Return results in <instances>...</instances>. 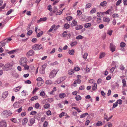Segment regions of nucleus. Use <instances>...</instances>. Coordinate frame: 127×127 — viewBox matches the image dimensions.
<instances>
[{
	"label": "nucleus",
	"mask_w": 127,
	"mask_h": 127,
	"mask_svg": "<svg viewBox=\"0 0 127 127\" xmlns=\"http://www.w3.org/2000/svg\"><path fill=\"white\" fill-rule=\"evenodd\" d=\"M13 65V64L12 63H7L3 67V69L4 71H7L11 68Z\"/></svg>",
	"instance_id": "1"
},
{
	"label": "nucleus",
	"mask_w": 127,
	"mask_h": 127,
	"mask_svg": "<svg viewBox=\"0 0 127 127\" xmlns=\"http://www.w3.org/2000/svg\"><path fill=\"white\" fill-rule=\"evenodd\" d=\"M58 72V71L56 70H52L49 73V77L51 79H52L55 77Z\"/></svg>",
	"instance_id": "2"
},
{
	"label": "nucleus",
	"mask_w": 127,
	"mask_h": 127,
	"mask_svg": "<svg viewBox=\"0 0 127 127\" xmlns=\"http://www.w3.org/2000/svg\"><path fill=\"white\" fill-rule=\"evenodd\" d=\"M12 114L9 111L5 110L3 111L1 113V115L4 117L7 118L10 116Z\"/></svg>",
	"instance_id": "3"
},
{
	"label": "nucleus",
	"mask_w": 127,
	"mask_h": 127,
	"mask_svg": "<svg viewBox=\"0 0 127 127\" xmlns=\"http://www.w3.org/2000/svg\"><path fill=\"white\" fill-rule=\"evenodd\" d=\"M27 59L25 57H23L20 59V64L21 65H24V64L27 63Z\"/></svg>",
	"instance_id": "4"
},
{
	"label": "nucleus",
	"mask_w": 127,
	"mask_h": 127,
	"mask_svg": "<svg viewBox=\"0 0 127 127\" xmlns=\"http://www.w3.org/2000/svg\"><path fill=\"white\" fill-rule=\"evenodd\" d=\"M63 36L65 39H67L70 38L71 35L69 32H67L66 31H64L63 33Z\"/></svg>",
	"instance_id": "5"
},
{
	"label": "nucleus",
	"mask_w": 127,
	"mask_h": 127,
	"mask_svg": "<svg viewBox=\"0 0 127 127\" xmlns=\"http://www.w3.org/2000/svg\"><path fill=\"white\" fill-rule=\"evenodd\" d=\"M42 48V46L41 44H35L32 47V48L35 50H39Z\"/></svg>",
	"instance_id": "6"
},
{
	"label": "nucleus",
	"mask_w": 127,
	"mask_h": 127,
	"mask_svg": "<svg viewBox=\"0 0 127 127\" xmlns=\"http://www.w3.org/2000/svg\"><path fill=\"white\" fill-rule=\"evenodd\" d=\"M65 79L64 78L61 77L59 78L54 82L55 84H59L62 82Z\"/></svg>",
	"instance_id": "7"
},
{
	"label": "nucleus",
	"mask_w": 127,
	"mask_h": 127,
	"mask_svg": "<svg viewBox=\"0 0 127 127\" xmlns=\"http://www.w3.org/2000/svg\"><path fill=\"white\" fill-rule=\"evenodd\" d=\"M0 127H7L6 123L5 120H2L0 122Z\"/></svg>",
	"instance_id": "8"
},
{
	"label": "nucleus",
	"mask_w": 127,
	"mask_h": 127,
	"mask_svg": "<svg viewBox=\"0 0 127 127\" xmlns=\"http://www.w3.org/2000/svg\"><path fill=\"white\" fill-rule=\"evenodd\" d=\"M34 53V52L32 50H31L27 52V55L29 57L30 56H32L33 55Z\"/></svg>",
	"instance_id": "9"
},
{
	"label": "nucleus",
	"mask_w": 127,
	"mask_h": 127,
	"mask_svg": "<svg viewBox=\"0 0 127 127\" xmlns=\"http://www.w3.org/2000/svg\"><path fill=\"white\" fill-rule=\"evenodd\" d=\"M110 47L111 50L112 51V52H113L115 51V46L112 43H111L110 44Z\"/></svg>",
	"instance_id": "10"
},
{
	"label": "nucleus",
	"mask_w": 127,
	"mask_h": 127,
	"mask_svg": "<svg viewBox=\"0 0 127 127\" xmlns=\"http://www.w3.org/2000/svg\"><path fill=\"white\" fill-rule=\"evenodd\" d=\"M22 87V86H20L16 87L14 88L13 89V91L15 92H18L20 90Z\"/></svg>",
	"instance_id": "11"
},
{
	"label": "nucleus",
	"mask_w": 127,
	"mask_h": 127,
	"mask_svg": "<svg viewBox=\"0 0 127 127\" xmlns=\"http://www.w3.org/2000/svg\"><path fill=\"white\" fill-rule=\"evenodd\" d=\"M107 2L105 1H104L103 2H101L99 5L103 7L107 5Z\"/></svg>",
	"instance_id": "12"
},
{
	"label": "nucleus",
	"mask_w": 127,
	"mask_h": 127,
	"mask_svg": "<svg viewBox=\"0 0 127 127\" xmlns=\"http://www.w3.org/2000/svg\"><path fill=\"white\" fill-rule=\"evenodd\" d=\"M45 68L43 67V66H42V67L40 68L39 70V72L41 74H44L45 73Z\"/></svg>",
	"instance_id": "13"
},
{
	"label": "nucleus",
	"mask_w": 127,
	"mask_h": 127,
	"mask_svg": "<svg viewBox=\"0 0 127 127\" xmlns=\"http://www.w3.org/2000/svg\"><path fill=\"white\" fill-rule=\"evenodd\" d=\"M103 20L104 22H105L108 23H109L110 21V18L107 17H104L103 18Z\"/></svg>",
	"instance_id": "14"
},
{
	"label": "nucleus",
	"mask_w": 127,
	"mask_h": 127,
	"mask_svg": "<svg viewBox=\"0 0 127 127\" xmlns=\"http://www.w3.org/2000/svg\"><path fill=\"white\" fill-rule=\"evenodd\" d=\"M8 92L7 91L3 93L2 97L4 98H5L8 96Z\"/></svg>",
	"instance_id": "15"
},
{
	"label": "nucleus",
	"mask_w": 127,
	"mask_h": 127,
	"mask_svg": "<svg viewBox=\"0 0 127 127\" xmlns=\"http://www.w3.org/2000/svg\"><path fill=\"white\" fill-rule=\"evenodd\" d=\"M112 10L111 9H108L107 11L106 12H104L106 14H110V15H112V13L111 12Z\"/></svg>",
	"instance_id": "16"
},
{
	"label": "nucleus",
	"mask_w": 127,
	"mask_h": 127,
	"mask_svg": "<svg viewBox=\"0 0 127 127\" xmlns=\"http://www.w3.org/2000/svg\"><path fill=\"white\" fill-rule=\"evenodd\" d=\"M28 121V119L27 118H25L23 119L22 123L23 125H25Z\"/></svg>",
	"instance_id": "17"
},
{
	"label": "nucleus",
	"mask_w": 127,
	"mask_h": 127,
	"mask_svg": "<svg viewBox=\"0 0 127 127\" xmlns=\"http://www.w3.org/2000/svg\"><path fill=\"white\" fill-rule=\"evenodd\" d=\"M83 27L82 25H77L75 27V29L77 30H80Z\"/></svg>",
	"instance_id": "18"
},
{
	"label": "nucleus",
	"mask_w": 127,
	"mask_h": 127,
	"mask_svg": "<svg viewBox=\"0 0 127 127\" xmlns=\"http://www.w3.org/2000/svg\"><path fill=\"white\" fill-rule=\"evenodd\" d=\"M44 83L43 80H42L41 81L37 82V86L38 87L41 86Z\"/></svg>",
	"instance_id": "19"
},
{
	"label": "nucleus",
	"mask_w": 127,
	"mask_h": 127,
	"mask_svg": "<svg viewBox=\"0 0 127 127\" xmlns=\"http://www.w3.org/2000/svg\"><path fill=\"white\" fill-rule=\"evenodd\" d=\"M97 88V84L95 83H94L92 86V89L93 90L95 91L96 89Z\"/></svg>",
	"instance_id": "20"
},
{
	"label": "nucleus",
	"mask_w": 127,
	"mask_h": 127,
	"mask_svg": "<svg viewBox=\"0 0 127 127\" xmlns=\"http://www.w3.org/2000/svg\"><path fill=\"white\" fill-rule=\"evenodd\" d=\"M82 98L79 95H76L75 98V99L77 101H78L80 100Z\"/></svg>",
	"instance_id": "21"
},
{
	"label": "nucleus",
	"mask_w": 127,
	"mask_h": 127,
	"mask_svg": "<svg viewBox=\"0 0 127 127\" xmlns=\"http://www.w3.org/2000/svg\"><path fill=\"white\" fill-rule=\"evenodd\" d=\"M31 125H33L35 122V120L34 118L31 119L29 121Z\"/></svg>",
	"instance_id": "22"
},
{
	"label": "nucleus",
	"mask_w": 127,
	"mask_h": 127,
	"mask_svg": "<svg viewBox=\"0 0 127 127\" xmlns=\"http://www.w3.org/2000/svg\"><path fill=\"white\" fill-rule=\"evenodd\" d=\"M22 66L24 67V69L25 70H28L29 68V66L27 64H24V65H22Z\"/></svg>",
	"instance_id": "23"
},
{
	"label": "nucleus",
	"mask_w": 127,
	"mask_h": 127,
	"mask_svg": "<svg viewBox=\"0 0 127 127\" xmlns=\"http://www.w3.org/2000/svg\"><path fill=\"white\" fill-rule=\"evenodd\" d=\"M13 106L14 108H17L19 107V103L16 102L14 103Z\"/></svg>",
	"instance_id": "24"
},
{
	"label": "nucleus",
	"mask_w": 127,
	"mask_h": 127,
	"mask_svg": "<svg viewBox=\"0 0 127 127\" xmlns=\"http://www.w3.org/2000/svg\"><path fill=\"white\" fill-rule=\"evenodd\" d=\"M68 52L69 54L73 55L74 54L75 52L73 49H72L71 50H69Z\"/></svg>",
	"instance_id": "25"
},
{
	"label": "nucleus",
	"mask_w": 127,
	"mask_h": 127,
	"mask_svg": "<svg viewBox=\"0 0 127 127\" xmlns=\"http://www.w3.org/2000/svg\"><path fill=\"white\" fill-rule=\"evenodd\" d=\"M91 26V24L90 23H87L85 24L84 25V27L86 28H88L90 27Z\"/></svg>",
	"instance_id": "26"
},
{
	"label": "nucleus",
	"mask_w": 127,
	"mask_h": 127,
	"mask_svg": "<svg viewBox=\"0 0 127 127\" xmlns=\"http://www.w3.org/2000/svg\"><path fill=\"white\" fill-rule=\"evenodd\" d=\"M55 27V25L54 24L51 27L49 30H48V32H51L53 30Z\"/></svg>",
	"instance_id": "27"
},
{
	"label": "nucleus",
	"mask_w": 127,
	"mask_h": 127,
	"mask_svg": "<svg viewBox=\"0 0 127 127\" xmlns=\"http://www.w3.org/2000/svg\"><path fill=\"white\" fill-rule=\"evenodd\" d=\"M47 18L46 17H44L43 18H41L38 21V22H39L41 21H44L47 20Z\"/></svg>",
	"instance_id": "28"
},
{
	"label": "nucleus",
	"mask_w": 127,
	"mask_h": 127,
	"mask_svg": "<svg viewBox=\"0 0 127 127\" xmlns=\"http://www.w3.org/2000/svg\"><path fill=\"white\" fill-rule=\"evenodd\" d=\"M59 97L61 98H64L65 96V94L64 93L60 94L59 95Z\"/></svg>",
	"instance_id": "29"
},
{
	"label": "nucleus",
	"mask_w": 127,
	"mask_h": 127,
	"mask_svg": "<svg viewBox=\"0 0 127 127\" xmlns=\"http://www.w3.org/2000/svg\"><path fill=\"white\" fill-rule=\"evenodd\" d=\"M88 114V113H85L83 114H81L80 116V117L81 118H83L85 117Z\"/></svg>",
	"instance_id": "30"
},
{
	"label": "nucleus",
	"mask_w": 127,
	"mask_h": 127,
	"mask_svg": "<svg viewBox=\"0 0 127 127\" xmlns=\"http://www.w3.org/2000/svg\"><path fill=\"white\" fill-rule=\"evenodd\" d=\"M106 55L105 53H101L100 54L99 58L101 59L104 57Z\"/></svg>",
	"instance_id": "31"
},
{
	"label": "nucleus",
	"mask_w": 127,
	"mask_h": 127,
	"mask_svg": "<svg viewBox=\"0 0 127 127\" xmlns=\"http://www.w3.org/2000/svg\"><path fill=\"white\" fill-rule=\"evenodd\" d=\"M38 98V96H34L32 97L31 99V101H33L34 100H36Z\"/></svg>",
	"instance_id": "32"
},
{
	"label": "nucleus",
	"mask_w": 127,
	"mask_h": 127,
	"mask_svg": "<svg viewBox=\"0 0 127 127\" xmlns=\"http://www.w3.org/2000/svg\"><path fill=\"white\" fill-rule=\"evenodd\" d=\"M122 82L123 86L124 87L126 86V81L125 79H123L122 80Z\"/></svg>",
	"instance_id": "33"
},
{
	"label": "nucleus",
	"mask_w": 127,
	"mask_h": 127,
	"mask_svg": "<svg viewBox=\"0 0 127 127\" xmlns=\"http://www.w3.org/2000/svg\"><path fill=\"white\" fill-rule=\"evenodd\" d=\"M102 125V122L100 121H98L96 124V125L97 126H101Z\"/></svg>",
	"instance_id": "34"
},
{
	"label": "nucleus",
	"mask_w": 127,
	"mask_h": 127,
	"mask_svg": "<svg viewBox=\"0 0 127 127\" xmlns=\"http://www.w3.org/2000/svg\"><path fill=\"white\" fill-rule=\"evenodd\" d=\"M43 32L41 31L37 34V36L38 37H39L41 36L43 33Z\"/></svg>",
	"instance_id": "35"
},
{
	"label": "nucleus",
	"mask_w": 127,
	"mask_h": 127,
	"mask_svg": "<svg viewBox=\"0 0 127 127\" xmlns=\"http://www.w3.org/2000/svg\"><path fill=\"white\" fill-rule=\"evenodd\" d=\"M81 82V80L79 79H78L74 81L75 84H80Z\"/></svg>",
	"instance_id": "36"
},
{
	"label": "nucleus",
	"mask_w": 127,
	"mask_h": 127,
	"mask_svg": "<svg viewBox=\"0 0 127 127\" xmlns=\"http://www.w3.org/2000/svg\"><path fill=\"white\" fill-rule=\"evenodd\" d=\"M46 83L48 85H50L52 84V81L51 80H48L46 81Z\"/></svg>",
	"instance_id": "37"
},
{
	"label": "nucleus",
	"mask_w": 127,
	"mask_h": 127,
	"mask_svg": "<svg viewBox=\"0 0 127 127\" xmlns=\"http://www.w3.org/2000/svg\"><path fill=\"white\" fill-rule=\"evenodd\" d=\"M74 72V70L73 69L70 70H69L68 71V73L69 75H72Z\"/></svg>",
	"instance_id": "38"
},
{
	"label": "nucleus",
	"mask_w": 127,
	"mask_h": 127,
	"mask_svg": "<svg viewBox=\"0 0 127 127\" xmlns=\"http://www.w3.org/2000/svg\"><path fill=\"white\" fill-rule=\"evenodd\" d=\"M22 95L24 96H26L27 95V92L25 90H23L21 92Z\"/></svg>",
	"instance_id": "39"
},
{
	"label": "nucleus",
	"mask_w": 127,
	"mask_h": 127,
	"mask_svg": "<svg viewBox=\"0 0 127 127\" xmlns=\"http://www.w3.org/2000/svg\"><path fill=\"white\" fill-rule=\"evenodd\" d=\"M120 45L121 47H124L125 46L126 44L124 42H122L120 43Z\"/></svg>",
	"instance_id": "40"
},
{
	"label": "nucleus",
	"mask_w": 127,
	"mask_h": 127,
	"mask_svg": "<svg viewBox=\"0 0 127 127\" xmlns=\"http://www.w3.org/2000/svg\"><path fill=\"white\" fill-rule=\"evenodd\" d=\"M77 43V42L75 41L72 42L71 43L70 45L71 46H74L76 45Z\"/></svg>",
	"instance_id": "41"
},
{
	"label": "nucleus",
	"mask_w": 127,
	"mask_h": 127,
	"mask_svg": "<svg viewBox=\"0 0 127 127\" xmlns=\"http://www.w3.org/2000/svg\"><path fill=\"white\" fill-rule=\"evenodd\" d=\"M96 10L95 8L92 9L90 11V13L91 14H93L94 13L96 12Z\"/></svg>",
	"instance_id": "42"
},
{
	"label": "nucleus",
	"mask_w": 127,
	"mask_h": 127,
	"mask_svg": "<svg viewBox=\"0 0 127 127\" xmlns=\"http://www.w3.org/2000/svg\"><path fill=\"white\" fill-rule=\"evenodd\" d=\"M83 36L81 35H79L76 36V39L78 40L81 39L83 38Z\"/></svg>",
	"instance_id": "43"
},
{
	"label": "nucleus",
	"mask_w": 127,
	"mask_h": 127,
	"mask_svg": "<svg viewBox=\"0 0 127 127\" xmlns=\"http://www.w3.org/2000/svg\"><path fill=\"white\" fill-rule=\"evenodd\" d=\"M48 124V122L46 121H45L43 123V127H47Z\"/></svg>",
	"instance_id": "44"
},
{
	"label": "nucleus",
	"mask_w": 127,
	"mask_h": 127,
	"mask_svg": "<svg viewBox=\"0 0 127 127\" xmlns=\"http://www.w3.org/2000/svg\"><path fill=\"white\" fill-rule=\"evenodd\" d=\"M88 54L87 53H85L84 55L83 56V58L85 59H87V58L88 56Z\"/></svg>",
	"instance_id": "45"
},
{
	"label": "nucleus",
	"mask_w": 127,
	"mask_h": 127,
	"mask_svg": "<svg viewBox=\"0 0 127 127\" xmlns=\"http://www.w3.org/2000/svg\"><path fill=\"white\" fill-rule=\"evenodd\" d=\"M50 105L49 104H46L44 105L43 107L45 109H47L50 107Z\"/></svg>",
	"instance_id": "46"
},
{
	"label": "nucleus",
	"mask_w": 127,
	"mask_h": 127,
	"mask_svg": "<svg viewBox=\"0 0 127 127\" xmlns=\"http://www.w3.org/2000/svg\"><path fill=\"white\" fill-rule=\"evenodd\" d=\"M77 22L75 20H74L72 21L71 25L72 26H75L77 24Z\"/></svg>",
	"instance_id": "47"
},
{
	"label": "nucleus",
	"mask_w": 127,
	"mask_h": 127,
	"mask_svg": "<svg viewBox=\"0 0 127 127\" xmlns=\"http://www.w3.org/2000/svg\"><path fill=\"white\" fill-rule=\"evenodd\" d=\"M91 6H92L91 4V3H88L87 4H86V8H90L91 7Z\"/></svg>",
	"instance_id": "48"
},
{
	"label": "nucleus",
	"mask_w": 127,
	"mask_h": 127,
	"mask_svg": "<svg viewBox=\"0 0 127 127\" xmlns=\"http://www.w3.org/2000/svg\"><path fill=\"white\" fill-rule=\"evenodd\" d=\"M113 32V31L112 30H108L107 31V34L109 35H111Z\"/></svg>",
	"instance_id": "49"
},
{
	"label": "nucleus",
	"mask_w": 127,
	"mask_h": 127,
	"mask_svg": "<svg viewBox=\"0 0 127 127\" xmlns=\"http://www.w3.org/2000/svg\"><path fill=\"white\" fill-rule=\"evenodd\" d=\"M69 25L68 24H65L64 25V27L66 29L69 28Z\"/></svg>",
	"instance_id": "50"
},
{
	"label": "nucleus",
	"mask_w": 127,
	"mask_h": 127,
	"mask_svg": "<svg viewBox=\"0 0 127 127\" xmlns=\"http://www.w3.org/2000/svg\"><path fill=\"white\" fill-rule=\"evenodd\" d=\"M80 69V67L78 66H76L74 67V71L75 70V71H79Z\"/></svg>",
	"instance_id": "51"
},
{
	"label": "nucleus",
	"mask_w": 127,
	"mask_h": 127,
	"mask_svg": "<svg viewBox=\"0 0 127 127\" xmlns=\"http://www.w3.org/2000/svg\"><path fill=\"white\" fill-rule=\"evenodd\" d=\"M84 70L85 71H86L87 72H88L90 71V69L88 67H86L85 69Z\"/></svg>",
	"instance_id": "52"
},
{
	"label": "nucleus",
	"mask_w": 127,
	"mask_h": 127,
	"mask_svg": "<svg viewBox=\"0 0 127 127\" xmlns=\"http://www.w3.org/2000/svg\"><path fill=\"white\" fill-rule=\"evenodd\" d=\"M37 112L36 111H33L30 113V114L32 115H34Z\"/></svg>",
	"instance_id": "53"
},
{
	"label": "nucleus",
	"mask_w": 127,
	"mask_h": 127,
	"mask_svg": "<svg viewBox=\"0 0 127 127\" xmlns=\"http://www.w3.org/2000/svg\"><path fill=\"white\" fill-rule=\"evenodd\" d=\"M37 41V39L36 38H32V41L33 43H35Z\"/></svg>",
	"instance_id": "54"
},
{
	"label": "nucleus",
	"mask_w": 127,
	"mask_h": 127,
	"mask_svg": "<svg viewBox=\"0 0 127 127\" xmlns=\"http://www.w3.org/2000/svg\"><path fill=\"white\" fill-rule=\"evenodd\" d=\"M13 122L16 123H17V121L16 119L15 118H12L10 119Z\"/></svg>",
	"instance_id": "55"
},
{
	"label": "nucleus",
	"mask_w": 127,
	"mask_h": 127,
	"mask_svg": "<svg viewBox=\"0 0 127 127\" xmlns=\"http://www.w3.org/2000/svg\"><path fill=\"white\" fill-rule=\"evenodd\" d=\"M72 19V17L71 16H68L66 18V19L68 21L71 20Z\"/></svg>",
	"instance_id": "56"
},
{
	"label": "nucleus",
	"mask_w": 127,
	"mask_h": 127,
	"mask_svg": "<svg viewBox=\"0 0 127 127\" xmlns=\"http://www.w3.org/2000/svg\"><path fill=\"white\" fill-rule=\"evenodd\" d=\"M47 9L50 11H52V8H51V5H49L48 6Z\"/></svg>",
	"instance_id": "57"
},
{
	"label": "nucleus",
	"mask_w": 127,
	"mask_h": 127,
	"mask_svg": "<svg viewBox=\"0 0 127 127\" xmlns=\"http://www.w3.org/2000/svg\"><path fill=\"white\" fill-rule=\"evenodd\" d=\"M58 64V63L57 61H56L54 62L51 63L50 64V65H55L57 64Z\"/></svg>",
	"instance_id": "58"
},
{
	"label": "nucleus",
	"mask_w": 127,
	"mask_h": 127,
	"mask_svg": "<svg viewBox=\"0 0 127 127\" xmlns=\"http://www.w3.org/2000/svg\"><path fill=\"white\" fill-rule=\"evenodd\" d=\"M101 19L100 18H98L97 19L96 22L97 23H99L101 22Z\"/></svg>",
	"instance_id": "59"
},
{
	"label": "nucleus",
	"mask_w": 127,
	"mask_h": 127,
	"mask_svg": "<svg viewBox=\"0 0 127 127\" xmlns=\"http://www.w3.org/2000/svg\"><path fill=\"white\" fill-rule=\"evenodd\" d=\"M39 104L38 103H37L35 104V107L36 109H38L39 108Z\"/></svg>",
	"instance_id": "60"
},
{
	"label": "nucleus",
	"mask_w": 127,
	"mask_h": 127,
	"mask_svg": "<svg viewBox=\"0 0 127 127\" xmlns=\"http://www.w3.org/2000/svg\"><path fill=\"white\" fill-rule=\"evenodd\" d=\"M116 102H117V104H121L122 103V101L121 99H120L118 100Z\"/></svg>",
	"instance_id": "61"
},
{
	"label": "nucleus",
	"mask_w": 127,
	"mask_h": 127,
	"mask_svg": "<svg viewBox=\"0 0 127 127\" xmlns=\"http://www.w3.org/2000/svg\"><path fill=\"white\" fill-rule=\"evenodd\" d=\"M45 95V93L43 91L41 92L40 94V95L42 97H44Z\"/></svg>",
	"instance_id": "62"
},
{
	"label": "nucleus",
	"mask_w": 127,
	"mask_h": 127,
	"mask_svg": "<svg viewBox=\"0 0 127 127\" xmlns=\"http://www.w3.org/2000/svg\"><path fill=\"white\" fill-rule=\"evenodd\" d=\"M77 14L78 15H80L81 14L82 12L81 11L79 10H78L77 11Z\"/></svg>",
	"instance_id": "63"
},
{
	"label": "nucleus",
	"mask_w": 127,
	"mask_h": 127,
	"mask_svg": "<svg viewBox=\"0 0 127 127\" xmlns=\"http://www.w3.org/2000/svg\"><path fill=\"white\" fill-rule=\"evenodd\" d=\"M118 15L117 14L115 13L113 14L112 15V16L113 18H117L118 17Z\"/></svg>",
	"instance_id": "64"
}]
</instances>
